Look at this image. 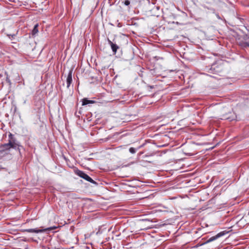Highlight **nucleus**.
<instances>
[{"mask_svg":"<svg viewBox=\"0 0 249 249\" xmlns=\"http://www.w3.org/2000/svg\"><path fill=\"white\" fill-rule=\"evenodd\" d=\"M55 229V227H50L48 228L44 229H29L24 230L23 231L27 232H35V233H39L47 231H51Z\"/></svg>","mask_w":249,"mask_h":249,"instance_id":"4","label":"nucleus"},{"mask_svg":"<svg viewBox=\"0 0 249 249\" xmlns=\"http://www.w3.org/2000/svg\"><path fill=\"white\" fill-rule=\"evenodd\" d=\"M8 142L9 144H10L11 147H12V148L15 149L18 148L19 146V143L14 137V135L11 133L8 135Z\"/></svg>","mask_w":249,"mask_h":249,"instance_id":"1","label":"nucleus"},{"mask_svg":"<svg viewBox=\"0 0 249 249\" xmlns=\"http://www.w3.org/2000/svg\"><path fill=\"white\" fill-rule=\"evenodd\" d=\"M10 148H12V147H11L9 142L7 143L2 144L0 146V153H2L5 150H9Z\"/></svg>","mask_w":249,"mask_h":249,"instance_id":"6","label":"nucleus"},{"mask_svg":"<svg viewBox=\"0 0 249 249\" xmlns=\"http://www.w3.org/2000/svg\"><path fill=\"white\" fill-rule=\"evenodd\" d=\"M125 5L128 6L129 5L130 2L129 0H125L124 1L122 2Z\"/></svg>","mask_w":249,"mask_h":249,"instance_id":"13","label":"nucleus"},{"mask_svg":"<svg viewBox=\"0 0 249 249\" xmlns=\"http://www.w3.org/2000/svg\"><path fill=\"white\" fill-rule=\"evenodd\" d=\"M72 70H71L70 71L68 75L67 78V88H69L70 86V85L72 83Z\"/></svg>","mask_w":249,"mask_h":249,"instance_id":"7","label":"nucleus"},{"mask_svg":"<svg viewBox=\"0 0 249 249\" xmlns=\"http://www.w3.org/2000/svg\"><path fill=\"white\" fill-rule=\"evenodd\" d=\"M239 45L243 48L249 47V41L240 42Z\"/></svg>","mask_w":249,"mask_h":249,"instance_id":"11","label":"nucleus"},{"mask_svg":"<svg viewBox=\"0 0 249 249\" xmlns=\"http://www.w3.org/2000/svg\"><path fill=\"white\" fill-rule=\"evenodd\" d=\"M8 36L10 37V36L12 37V38H14L16 36V34H13V35H8Z\"/></svg>","mask_w":249,"mask_h":249,"instance_id":"14","label":"nucleus"},{"mask_svg":"<svg viewBox=\"0 0 249 249\" xmlns=\"http://www.w3.org/2000/svg\"><path fill=\"white\" fill-rule=\"evenodd\" d=\"M108 44L110 45L112 51L115 53L119 48V47L116 44L113 43L109 39H108Z\"/></svg>","mask_w":249,"mask_h":249,"instance_id":"8","label":"nucleus"},{"mask_svg":"<svg viewBox=\"0 0 249 249\" xmlns=\"http://www.w3.org/2000/svg\"><path fill=\"white\" fill-rule=\"evenodd\" d=\"M129 151L132 154H134L136 152V150L133 147H130L129 149Z\"/></svg>","mask_w":249,"mask_h":249,"instance_id":"12","label":"nucleus"},{"mask_svg":"<svg viewBox=\"0 0 249 249\" xmlns=\"http://www.w3.org/2000/svg\"><path fill=\"white\" fill-rule=\"evenodd\" d=\"M249 59H247V63H249Z\"/></svg>","mask_w":249,"mask_h":249,"instance_id":"15","label":"nucleus"},{"mask_svg":"<svg viewBox=\"0 0 249 249\" xmlns=\"http://www.w3.org/2000/svg\"><path fill=\"white\" fill-rule=\"evenodd\" d=\"M75 174L80 177L84 178L87 181L90 182L91 183L95 184H97V183L94 180H93L87 174H86L82 171L77 170L75 171Z\"/></svg>","mask_w":249,"mask_h":249,"instance_id":"3","label":"nucleus"},{"mask_svg":"<svg viewBox=\"0 0 249 249\" xmlns=\"http://www.w3.org/2000/svg\"><path fill=\"white\" fill-rule=\"evenodd\" d=\"M226 232L223 231H221L219 233H218V234H217L215 236H213L212 237H211L210 239H209L206 242H205V243H209V242H212V241H214V240L218 238L219 237H221L222 236L225 235L226 234Z\"/></svg>","mask_w":249,"mask_h":249,"instance_id":"5","label":"nucleus"},{"mask_svg":"<svg viewBox=\"0 0 249 249\" xmlns=\"http://www.w3.org/2000/svg\"><path fill=\"white\" fill-rule=\"evenodd\" d=\"M95 102L93 100H90L88 99L87 98H84L82 100V105H87L89 104H93Z\"/></svg>","mask_w":249,"mask_h":249,"instance_id":"9","label":"nucleus"},{"mask_svg":"<svg viewBox=\"0 0 249 249\" xmlns=\"http://www.w3.org/2000/svg\"><path fill=\"white\" fill-rule=\"evenodd\" d=\"M223 71V67L221 65L213 64L209 69L208 72L211 73L219 74Z\"/></svg>","mask_w":249,"mask_h":249,"instance_id":"2","label":"nucleus"},{"mask_svg":"<svg viewBox=\"0 0 249 249\" xmlns=\"http://www.w3.org/2000/svg\"><path fill=\"white\" fill-rule=\"evenodd\" d=\"M38 24H36L35 26H34V27L32 30V34L33 36H34L36 34H37L38 32Z\"/></svg>","mask_w":249,"mask_h":249,"instance_id":"10","label":"nucleus"}]
</instances>
